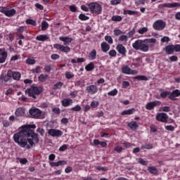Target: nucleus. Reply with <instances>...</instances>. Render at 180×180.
Returning a JSON list of instances; mask_svg holds the SVG:
<instances>
[{
  "mask_svg": "<svg viewBox=\"0 0 180 180\" xmlns=\"http://www.w3.org/2000/svg\"><path fill=\"white\" fill-rule=\"evenodd\" d=\"M32 74H40L41 72V68L40 66H37L35 68L31 70Z\"/></svg>",
  "mask_w": 180,
  "mask_h": 180,
  "instance_id": "nucleus-35",
  "label": "nucleus"
},
{
  "mask_svg": "<svg viewBox=\"0 0 180 180\" xmlns=\"http://www.w3.org/2000/svg\"><path fill=\"white\" fill-rule=\"evenodd\" d=\"M29 116L31 119H44V116L41 110L36 107H32L29 110Z\"/></svg>",
  "mask_w": 180,
  "mask_h": 180,
  "instance_id": "nucleus-6",
  "label": "nucleus"
},
{
  "mask_svg": "<svg viewBox=\"0 0 180 180\" xmlns=\"http://www.w3.org/2000/svg\"><path fill=\"white\" fill-rule=\"evenodd\" d=\"M92 15H101L102 13V6L98 2H91L87 4Z\"/></svg>",
  "mask_w": 180,
  "mask_h": 180,
  "instance_id": "nucleus-5",
  "label": "nucleus"
},
{
  "mask_svg": "<svg viewBox=\"0 0 180 180\" xmlns=\"http://www.w3.org/2000/svg\"><path fill=\"white\" fill-rule=\"evenodd\" d=\"M65 78L67 79H71V78H74V74L71 73L70 72H66Z\"/></svg>",
  "mask_w": 180,
  "mask_h": 180,
  "instance_id": "nucleus-48",
  "label": "nucleus"
},
{
  "mask_svg": "<svg viewBox=\"0 0 180 180\" xmlns=\"http://www.w3.org/2000/svg\"><path fill=\"white\" fill-rule=\"evenodd\" d=\"M153 148V144H151V143L146 144L145 146H141V149L142 150H144V149H146V150H151Z\"/></svg>",
  "mask_w": 180,
  "mask_h": 180,
  "instance_id": "nucleus-45",
  "label": "nucleus"
},
{
  "mask_svg": "<svg viewBox=\"0 0 180 180\" xmlns=\"http://www.w3.org/2000/svg\"><path fill=\"white\" fill-rule=\"evenodd\" d=\"M148 32V28L143 27L138 30V33L139 34H144V33H147Z\"/></svg>",
  "mask_w": 180,
  "mask_h": 180,
  "instance_id": "nucleus-42",
  "label": "nucleus"
},
{
  "mask_svg": "<svg viewBox=\"0 0 180 180\" xmlns=\"http://www.w3.org/2000/svg\"><path fill=\"white\" fill-rule=\"evenodd\" d=\"M36 124H25L21 127V130L13 134V139L15 143L22 148L30 150L34 143L37 144L40 139L39 134L34 133Z\"/></svg>",
  "mask_w": 180,
  "mask_h": 180,
  "instance_id": "nucleus-1",
  "label": "nucleus"
},
{
  "mask_svg": "<svg viewBox=\"0 0 180 180\" xmlns=\"http://www.w3.org/2000/svg\"><path fill=\"white\" fill-rule=\"evenodd\" d=\"M124 15H130L131 16H134L137 15L138 16H139L140 13L139 11H134L131 10H124Z\"/></svg>",
  "mask_w": 180,
  "mask_h": 180,
  "instance_id": "nucleus-25",
  "label": "nucleus"
},
{
  "mask_svg": "<svg viewBox=\"0 0 180 180\" xmlns=\"http://www.w3.org/2000/svg\"><path fill=\"white\" fill-rule=\"evenodd\" d=\"M157 106H161V101H150L146 103V105H145V108L147 110H153V109H155V108H157Z\"/></svg>",
  "mask_w": 180,
  "mask_h": 180,
  "instance_id": "nucleus-8",
  "label": "nucleus"
},
{
  "mask_svg": "<svg viewBox=\"0 0 180 180\" xmlns=\"http://www.w3.org/2000/svg\"><path fill=\"white\" fill-rule=\"evenodd\" d=\"M52 112H53V113L56 115H60L61 113V110H60L59 108H53L52 109Z\"/></svg>",
  "mask_w": 180,
  "mask_h": 180,
  "instance_id": "nucleus-55",
  "label": "nucleus"
},
{
  "mask_svg": "<svg viewBox=\"0 0 180 180\" xmlns=\"http://www.w3.org/2000/svg\"><path fill=\"white\" fill-rule=\"evenodd\" d=\"M25 22L27 23V25H31L32 26H37V22H36V20H32L30 18L27 19Z\"/></svg>",
  "mask_w": 180,
  "mask_h": 180,
  "instance_id": "nucleus-36",
  "label": "nucleus"
},
{
  "mask_svg": "<svg viewBox=\"0 0 180 180\" xmlns=\"http://www.w3.org/2000/svg\"><path fill=\"white\" fill-rule=\"evenodd\" d=\"M82 108L79 105H77L76 106L72 108L70 110H72L73 112H81Z\"/></svg>",
  "mask_w": 180,
  "mask_h": 180,
  "instance_id": "nucleus-41",
  "label": "nucleus"
},
{
  "mask_svg": "<svg viewBox=\"0 0 180 180\" xmlns=\"http://www.w3.org/2000/svg\"><path fill=\"white\" fill-rule=\"evenodd\" d=\"M49 39H50V37H49L46 34L38 35L36 37V40H37L38 41H46V40H49Z\"/></svg>",
  "mask_w": 180,
  "mask_h": 180,
  "instance_id": "nucleus-28",
  "label": "nucleus"
},
{
  "mask_svg": "<svg viewBox=\"0 0 180 180\" xmlns=\"http://www.w3.org/2000/svg\"><path fill=\"white\" fill-rule=\"evenodd\" d=\"M165 127L166 130H168L169 131H174L175 130V127L172 125H167Z\"/></svg>",
  "mask_w": 180,
  "mask_h": 180,
  "instance_id": "nucleus-58",
  "label": "nucleus"
},
{
  "mask_svg": "<svg viewBox=\"0 0 180 180\" xmlns=\"http://www.w3.org/2000/svg\"><path fill=\"white\" fill-rule=\"evenodd\" d=\"M48 134L51 137H61L63 136V131L56 129H50L48 131Z\"/></svg>",
  "mask_w": 180,
  "mask_h": 180,
  "instance_id": "nucleus-11",
  "label": "nucleus"
},
{
  "mask_svg": "<svg viewBox=\"0 0 180 180\" xmlns=\"http://www.w3.org/2000/svg\"><path fill=\"white\" fill-rule=\"evenodd\" d=\"M59 40L60 41H63V45L60 44H53V48L60 53H65V54H68L71 51V48L68 46L70 43L72 42V38L68 37H60Z\"/></svg>",
  "mask_w": 180,
  "mask_h": 180,
  "instance_id": "nucleus-3",
  "label": "nucleus"
},
{
  "mask_svg": "<svg viewBox=\"0 0 180 180\" xmlns=\"http://www.w3.org/2000/svg\"><path fill=\"white\" fill-rule=\"evenodd\" d=\"M49 29V22L47 21H42L41 22V30L44 32V30H47Z\"/></svg>",
  "mask_w": 180,
  "mask_h": 180,
  "instance_id": "nucleus-37",
  "label": "nucleus"
},
{
  "mask_svg": "<svg viewBox=\"0 0 180 180\" xmlns=\"http://www.w3.org/2000/svg\"><path fill=\"white\" fill-rule=\"evenodd\" d=\"M99 106V102L93 101L91 103V108H93V109H95V108H98Z\"/></svg>",
  "mask_w": 180,
  "mask_h": 180,
  "instance_id": "nucleus-47",
  "label": "nucleus"
},
{
  "mask_svg": "<svg viewBox=\"0 0 180 180\" xmlns=\"http://www.w3.org/2000/svg\"><path fill=\"white\" fill-rule=\"evenodd\" d=\"M122 144L125 148H130V147L133 146V143H131L130 142H127V141L123 142Z\"/></svg>",
  "mask_w": 180,
  "mask_h": 180,
  "instance_id": "nucleus-52",
  "label": "nucleus"
},
{
  "mask_svg": "<svg viewBox=\"0 0 180 180\" xmlns=\"http://www.w3.org/2000/svg\"><path fill=\"white\" fill-rule=\"evenodd\" d=\"M156 120L162 122V123H167L168 122V115L165 112H159L156 115Z\"/></svg>",
  "mask_w": 180,
  "mask_h": 180,
  "instance_id": "nucleus-9",
  "label": "nucleus"
},
{
  "mask_svg": "<svg viewBox=\"0 0 180 180\" xmlns=\"http://www.w3.org/2000/svg\"><path fill=\"white\" fill-rule=\"evenodd\" d=\"M63 85H64V83H63L62 82H58L53 85V89H61Z\"/></svg>",
  "mask_w": 180,
  "mask_h": 180,
  "instance_id": "nucleus-34",
  "label": "nucleus"
},
{
  "mask_svg": "<svg viewBox=\"0 0 180 180\" xmlns=\"http://www.w3.org/2000/svg\"><path fill=\"white\" fill-rule=\"evenodd\" d=\"M175 51V48L174 46V44L172 45H167L165 47V52L166 54H174V52Z\"/></svg>",
  "mask_w": 180,
  "mask_h": 180,
  "instance_id": "nucleus-22",
  "label": "nucleus"
},
{
  "mask_svg": "<svg viewBox=\"0 0 180 180\" xmlns=\"http://www.w3.org/2000/svg\"><path fill=\"white\" fill-rule=\"evenodd\" d=\"M170 94H171V92L168 91H162L160 93V96L163 99H165V98H167V96H169Z\"/></svg>",
  "mask_w": 180,
  "mask_h": 180,
  "instance_id": "nucleus-39",
  "label": "nucleus"
},
{
  "mask_svg": "<svg viewBox=\"0 0 180 180\" xmlns=\"http://www.w3.org/2000/svg\"><path fill=\"white\" fill-rule=\"evenodd\" d=\"M150 43H157V39L155 38L138 39L132 44V47L134 50L147 53L150 50V46H148Z\"/></svg>",
  "mask_w": 180,
  "mask_h": 180,
  "instance_id": "nucleus-2",
  "label": "nucleus"
},
{
  "mask_svg": "<svg viewBox=\"0 0 180 180\" xmlns=\"http://www.w3.org/2000/svg\"><path fill=\"white\" fill-rule=\"evenodd\" d=\"M114 151H116V153L120 154V153L123 151V148L122 146H117L114 148Z\"/></svg>",
  "mask_w": 180,
  "mask_h": 180,
  "instance_id": "nucleus-49",
  "label": "nucleus"
},
{
  "mask_svg": "<svg viewBox=\"0 0 180 180\" xmlns=\"http://www.w3.org/2000/svg\"><path fill=\"white\" fill-rule=\"evenodd\" d=\"M51 60H58V58H60V55L53 53L51 56Z\"/></svg>",
  "mask_w": 180,
  "mask_h": 180,
  "instance_id": "nucleus-61",
  "label": "nucleus"
},
{
  "mask_svg": "<svg viewBox=\"0 0 180 180\" xmlns=\"http://www.w3.org/2000/svg\"><path fill=\"white\" fill-rule=\"evenodd\" d=\"M82 11H84V12H90V8H89V6H86L85 5H82L80 6Z\"/></svg>",
  "mask_w": 180,
  "mask_h": 180,
  "instance_id": "nucleus-56",
  "label": "nucleus"
},
{
  "mask_svg": "<svg viewBox=\"0 0 180 180\" xmlns=\"http://www.w3.org/2000/svg\"><path fill=\"white\" fill-rule=\"evenodd\" d=\"M26 64H29L30 65H34V64H36V60L28 58L26 60Z\"/></svg>",
  "mask_w": 180,
  "mask_h": 180,
  "instance_id": "nucleus-40",
  "label": "nucleus"
},
{
  "mask_svg": "<svg viewBox=\"0 0 180 180\" xmlns=\"http://www.w3.org/2000/svg\"><path fill=\"white\" fill-rule=\"evenodd\" d=\"M128 127H130L131 130H137L139 129V124L136 121H131L128 124Z\"/></svg>",
  "mask_w": 180,
  "mask_h": 180,
  "instance_id": "nucleus-27",
  "label": "nucleus"
},
{
  "mask_svg": "<svg viewBox=\"0 0 180 180\" xmlns=\"http://www.w3.org/2000/svg\"><path fill=\"white\" fill-rule=\"evenodd\" d=\"M101 50L103 53H108L110 50V45L106 42H102L101 44Z\"/></svg>",
  "mask_w": 180,
  "mask_h": 180,
  "instance_id": "nucleus-21",
  "label": "nucleus"
},
{
  "mask_svg": "<svg viewBox=\"0 0 180 180\" xmlns=\"http://www.w3.org/2000/svg\"><path fill=\"white\" fill-rule=\"evenodd\" d=\"M79 19L80 20H82V21H85V20H89V16H86L85 14L84 13H81L79 14Z\"/></svg>",
  "mask_w": 180,
  "mask_h": 180,
  "instance_id": "nucleus-38",
  "label": "nucleus"
},
{
  "mask_svg": "<svg viewBox=\"0 0 180 180\" xmlns=\"http://www.w3.org/2000/svg\"><path fill=\"white\" fill-rule=\"evenodd\" d=\"M7 75L9 78H13L15 81H19V79H20V77H21L20 72H13L12 70H8L7 72Z\"/></svg>",
  "mask_w": 180,
  "mask_h": 180,
  "instance_id": "nucleus-12",
  "label": "nucleus"
},
{
  "mask_svg": "<svg viewBox=\"0 0 180 180\" xmlns=\"http://www.w3.org/2000/svg\"><path fill=\"white\" fill-rule=\"evenodd\" d=\"M2 123H3L4 127H9V126L12 124V122H10L8 120H4Z\"/></svg>",
  "mask_w": 180,
  "mask_h": 180,
  "instance_id": "nucleus-53",
  "label": "nucleus"
},
{
  "mask_svg": "<svg viewBox=\"0 0 180 180\" xmlns=\"http://www.w3.org/2000/svg\"><path fill=\"white\" fill-rule=\"evenodd\" d=\"M136 112V108H131L129 110H124L121 112L122 116H124L126 115H133Z\"/></svg>",
  "mask_w": 180,
  "mask_h": 180,
  "instance_id": "nucleus-26",
  "label": "nucleus"
},
{
  "mask_svg": "<svg viewBox=\"0 0 180 180\" xmlns=\"http://www.w3.org/2000/svg\"><path fill=\"white\" fill-rule=\"evenodd\" d=\"M4 15L8 18H12V16H15V15H16V10H15L14 8H12L11 10H6Z\"/></svg>",
  "mask_w": 180,
  "mask_h": 180,
  "instance_id": "nucleus-24",
  "label": "nucleus"
},
{
  "mask_svg": "<svg viewBox=\"0 0 180 180\" xmlns=\"http://www.w3.org/2000/svg\"><path fill=\"white\" fill-rule=\"evenodd\" d=\"M170 63H174L178 60V56H172L169 58Z\"/></svg>",
  "mask_w": 180,
  "mask_h": 180,
  "instance_id": "nucleus-59",
  "label": "nucleus"
},
{
  "mask_svg": "<svg viewBox=\"0 0 180 180\" xmlns=\"http://www.w3.org/2000/svg\"><path fill=\"white\" fill-rule=\"evenodd\" d=\"M67 162L65 160H60L56 162V167H60V165H66Z\"/></svg>",
  "mask_w": 180,
  "mask_h": 180,
  "instance_id": "nucleus-57",
  "label": "nucleus"
},
{
  "mask_svg": "<svg viewBox=\"0 0 180 180\" xmlns=\"http://www.w3.org/2000/svg\"><path fill=\"white\" fill-rule=\"evenodd\" d=\"M128 38L127 35H121L119 38H118V41H127Z\"/></svg>",
  "mask_w": 180,
  "mask_h": 180,
  "instance_id": "nucleus-50",
  "label": "nucleus"
},
{
  "mask_svg": "<svg viewBox=\"0 0 180 180\" xmlns=\"http://www.w3.org/2000/svg\"><path fill=\"white\" fill-rule=\"evenodd\" d=\"M165 26H167V23H165L162 20H158L153 25V29L158 31L164 30V29H165Z\"/></svg>",
  "mask_w": 180,
  "mask_h": 180,
  "instance_id": "nucleus-7",
  "label": "nucleus"
},
{
  "mask_svg": "<svg viewBox=\"0 0 180 180\" xmlns=\"http://www.w3.org/2000/svg\"><path fill=\"white\" fill-rule=\"evenodd\" d=\"M134 79H138V81H148V77L144 75H138L134 77Z\"/></svg>",
  "mask_w": 180,
  "mask_h": 180,
  "instance_id": "nucleus-33",
  "label": "nucleus"
},
{
  "mask_svg": "<svg viewBox=\"0 0 180 180\" xmlns=\"http://www.w3.org/2000/svg\"><path fill=\"white\" fill-rule=\"evenodd\" d=\"M130 86V83L129 82L124 81L122 82V88H129Z\"/></svg>",
  "mask_w": 180,
  "mask_h": 180,
  "instance_id": "nucleus-62",
  "label": "nucleus"
},
{
  "mask_svg": "<svg viewBox=\"0 0 180 180\" xmlns=\"http://www.w3.org/2000/svg\"><path fill=\"white\" fill-rule=\"evenodd\" d=\"M122 72L123 74H127V75H136L138 74L137 70H131L128 65H124L122 68Z\"/></svg>",
  "mask_w": 180,
  "mask_h": 180,
  "instance_id": "nucleus-10",
  "label": "nucleus"
},
{
  "mask_svg": "<svg viewBox=\"0 0 180 180\" xmlns=\"http://www.w3.org/2000/svg\"><path fill=\"white\" fill-rule=\"evenodd\" d=\"M6 58H8V52L5 49H0V64H4L6 61Z\"/></svg>",
  "mask_w": 180,
  "mask_h": 180,
  "instance_id": "nucleus-14",
  "label": "nucleus"
},
{
  "mask_svg": "<svg viewBox=\"0 0 180 180\" xmlns=\"http://www.w3.org/2000/svg\"><path fill=\"white\" fill-rule=\"evenodd\" d=\"M148 171L150 174H152V175L157 176L158 175V169L155 167V166H150L148 167Z\"/></svg>",
  "mask_w": 180,
  "mask_h": 180,
  "instance_id": "nucleus-20",
  "label": "nucleus"
},
{
  "mask_svg": "<svg viewBox=\"0 0 180 180\" xmlns=\"http://www.w3.org/2000/svg\"><path fill=\"white\" fill-rule=\"evenodd\" d=\"M178 96H180V90L175 89L172 93L170 92V95L168 96V98L170 99V101H176V98H178Z\"/></svg>",
  "mask_w": 180,
  "mask_h": 180,
  "instance_id": "nucleus-17",
  "label": "nucleus"
},
{
  "mask_svg": "<svg viewBox=\"0 0 180 180\" xmlns=\"http://www.w3.org/2000/svg\"><path fill=\"white\" fill-rule=\"evenodd\" d=\"M123 32L120 30L115 29L114 30V35L115 36H120V34H123Z\"/></svg>",
  "mask_w": 180,
  "mask_h": 180,
  "instance_id": "nucleus-54",
  "label": "nucleus"
},
{
  "mask_svg": "<svg viewBox=\"0 0 180 180\" xmlns=\"http://www.w3.org/2000/svg\"><path fill=\"white\" fill-rule=\"evenodd\" d=\"M160 8H178L180 7L179 3H165L160 4Z\"/></svg>",
  "mask_w": 180,
  "mask_h": 180,
  "instance_id": "nucleus-18",
  "label": "nucleus"
},
{
  "mask_svg": "<svg viewBox=\"0 0 180 180\" xmlns=\"http://www.w3.org/2000/svg\"><path fill=\"white\" fill-rule=\"evenodd\" d=\"M69 8L71 12H77V6L75 5L70 6Z\"/></svg>",
  "mask_w": 180,
  "mask_h": 180,
  "instance_id": "nucleus-63",
  "label": "nucleus"
},
{
  "mask_svg": "<svg viewBox=\"0 0 180 180\" xmlns=\"http://www.w3.org/2000/svg\"><path fill=\"white\" fill-rule=\"evenodd\" d=\"M111 5H119V4H122V0H111Z\"/></svg>",
  "mask_w": 180,
  "mask_h": 180,
  "instance_id": "nucleus-60",
  "label": "nucleus"
},
{
  "mask_svg": "<svg viewBox=\"0 0 180 180\" xmlns=\"http://www.w3.org/2000/svg\"><path fill=\"white\" fill-rule=\"evenodd\" d=\"M111 20H112V22H122V20H123V18L120 15H113L111 18Z\"/></svg>",
  "mask_w": 180,
  "mask_h": 180,
  "instance_id": "nucleus-32",
  "label": "nucleus"
},
{
  "mask_svg": "<svg viewBox=\"0 0 180 180\" xmlns=\"http://www.w3.org/2000/svg\"><path fill=\"white\" fill-rule=\"evenodd\" d=\"M86 71H93V70H95V64H94V62L89 63L88 65L85 66Z\"/></svg>",
  "mask_w": 180,
  "mask_h": 180,
  "instance_id": "nucleus-31",
  "label": "nucleus"
},
{
  "mask_svg": "<svg viewBox=\"0 0 180 180\" xmlns=\"http://www.w3.org/2000/svg\"><path fill=\"white\" fill-rule=\"evenodd\" d=\"M94 146H101L103 148L108 147V143L106 141H101L99 139H94Z\"/></svg>",
  "mask_w": 180,
  "mask_h": 180,
  "instance_id": "nucleus-23",
  "label": "nucleus"
},
{
  "mask_svg": "<svg viewBox=\"0 0 180 180\" xmlns=\"http://www.w3.org/2000/svg\"><path fill=\"white\" fill-rule=\"evenodd\" d=\"M104 39L105 41H108V44H113V39L110 36L106 35Z\"/></svg>",
  "mask_w": 180,
  "mask_h": 180,
  "instance_id": "nucleus-44",
  "label": "nucleus"
},
{
  "mask_svg": "<svg viewBox=\"0 0 180 180\" xmlns=\"http://www.w3.org/2000/svg\"><path fill=\"white\" fill-rule=\"evenodd\" d=\"M174 51L176 53H178L180 51V44L174 45Z\"/></svg>",
  "mask_w": 180,
  "mask_h": 180,
  "instance_id": "nucleus-64",
  "label": "nucleus"
},
{
  "mask_svg": "<svg viewBox=\"0 0 180 180\" xmlns=\"http://www.w3.org/2000/svg\"><path fill=\"white\" fill-rule=\"evenodd\" d=\"M49 79V75H45V74H41L38 77V81L39 82H46Z\"/></svg>",
  "mask_w": 180,
  "mask_h": 180,
  "instance_id": "nucleus-29",
  "label": "nucleus"
},
{
  "mask_svg": "<svg viewBox=\"0 0 180 180\" xmlns=\"http://www.w3.org/2000/svg\"><path fill=\"white\" fill-rule=\"evenodd\" d=\"M116 50L122 56H126V54L127 53V50L126 49V47L124 46H123V44H119L118 45H117Z\"/></svg>",
  "mask_w": 180,
  "mask_h": 180,
  "instance_id": "nucleus-16",
  "label": "nucleus"
},
{
  "mask_svg": "<svg viewBox=\"0 0 180 180\" xmlns=\"http://www.w3.org/2000/svg\"><path fill=\"white\" fill-rule=\"evenodd\" d=\"M96 56H97L96 50L92 49V51L89 54V60H96Z\"/></svg>",
  "mask_w": 180,
  "mask_h": 180,
  "instance_id": "nucleus-30",
  "label": "nucleus"
},
{
  "mask_svg": "<svg viewBox=\"0 0 180 180\" xmlns=\"http://www.w3.org/2000/svg\"><path fill=\"white\" fill-rule=\"evenodd\" d=\"M117 89H114L113 90L109 91L108 95H109V96H116V95H117Z\"/></svg>",
  "mask_w": 180,
  "mask_h": 180,
  "instance_id": "nucleus-43",
  "label": "nucleus"
},
{
  "mask_svg": "<svg viewBox=\"0 0 180 180\" xmlns=\"http://www.w3.org/2000/svg\"><path fill=\"white\" fill-rule=\"evenodd\" d=\"M87 94L90 95H95L98 92V86L96 85L91 84L86 88Z\"/></svg>",
  "mask_w": 180,
  "mask_h": 180,
  "instance_id": "nucleus-15",
  "label": "nucleus"
},
{
  "mask_svg": "<svg viewBox=\"0 0 180 180\" xmlns=\"http://www.w3.org/2000/svg\"><path fill=\"white\" fill-rule=\"evenodd\" d=\"M60 103L64 108H68V106H70V105H72L73 101L71 98H64L61 100Z\"/></svg>",
  "mask_w": 180,
  "mask_h": 180,
  "instance_id": "nucleus-19",
  "label": "nucleus"
},
{
  "mask_svg": "<svg viewBox=\"0 0 180 180\" xmlns=\"http://www.w3.org/2000/svg\"><path fill=\"white\" fill-rule=\"evenodd\" d=\"M43 92V87L37 86H31L30 88L25 90V94H28L30 98L37 99V96Z\"/></svg>",
  "mask_w": 180,
  "mask_h": 180,
  "instance_id": "nucleus-4",
  "label": "nucleus"
},
{
  "mask_svg": "<svg viewBox=\"0 0 180 180\" xmlns=\"http://www.w3.org/2000/svg\"><path fill=\"white\" fill-rule=\"evenodd\" d=\"M108 54L110 56V57H116L117 54V52H116L115 51V49H112V50H110L109 52H108Z\"/></svg>",
  "mask_w": 180,
  "mask_h": 180,
  "instance_id": "nucleus-51",
  "label": "nucleus"
},
{
  "mask_svg": "<svg viewBox=\"0 0 180 180\" xmlns=\"http://www.w3.org/2000/svg\"><path fill=\"white\" fill-rule=\"evenodd\" d=\"M15 115L16 117H23V116H26V109L23 107L18 108L15 110Z\"/></svg>",
  "mask_w": 180,
  "mask_h": 180,
  "instance_id": "nucleus-13",
  "label": "nucleus"
},
{
  "mask_svg": "<svg viewBox=\"0 0 180 180\" xmlns=\"http://www.w3.org/2000/svg\"><path fill=\"white\" fill-rule=\"evenodd\" d=\"M25 27L23 26H20L18 28L16 29V34H20L22 33H23V32H25Z\"/></svg>",
  "mask_w": 180,
  "mask_h": 180,
  "instance_id": "nucleus-46",
  "label": "nucleus"
}]
</instances>
